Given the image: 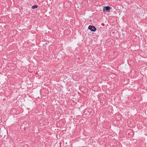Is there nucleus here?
I'll return each mask as SVG.
<instances>
[{"mask_svg": "<svg viewBox=\"0 0 147 147\" xmlns=\"http://www.w3.org/2000/svg\"><path fill=\"white\" fill-rule=\"evenodd\" d=\"M29 125V123H28L27 122L25 121L21 125L20 128L24 130H26L28 129Z\"/></svg>", "mask_w": 147, "mask_h": 147, "instance_id": "f257e3e1", "label": "nucleus"}, {"mask_svg": "<svg viewBox=\"0 0 147 147\" xmlns=\"http://www.w3.org/2000/svg\"><path fill=\"white\" fill-rule=\"evenodd\" d=\"M88 28L92 32H95L97 30L95 26L92 25L89 26Z\"/></svg>", "mask_w": 147, "mask_h": 147, "instance_id": "f03ea898", "label": "nucleus"}, {"mask_svg": "<svg viewBox=\"0 0 147 147\" xmlns=\"http://www.w3.org/2000/svg\"><path fill=\"white\" fill-rule=\"evenodd\" d=\"M111 7L109 6H105L103 8V10L104 11L105 10L109 12L110 11Z\"/></svg>", "mask_w": 147, "mask_h": 147, "instance_id": "7ed1b4c3", "label": "nucleus"}, {"mask_svg": "<svg viewBox=\"0 0 147 147\" xmlns=\"http://www.w3.org/2000/svg\"><path fill=\"white\" fill-rule=\"evenodd\" d=\"M38 7V6L37 5H34L33 6H32V9H34L35 8H37Z\"/></svg>", "mask_w": 147, "mask_h": 147, "instance_id": "20e7f679", "label": "nucleus"}, {"mask_svg": "<svg viewBox=\"0 0 147 147\" xmlns=\"http://www.w3.org/2000/svg\"><path fill=\"white\" fill-rule=\"evenodd\" d=\"M47 43H45V45H47Z\"/></svg>", "mask_w": 147, "mask_h": 147, "instance_id": "39448f33", "label": "nucleus"}]
</instances>
